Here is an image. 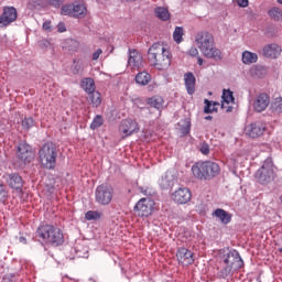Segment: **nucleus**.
<instances>
[{
    "instance_id": "39",
    "label": "nucleus",
    "mask_w": 282,
    "mask_h": 282,
    "mask_svg": "<svg viewBox=\"0 0 282 282\" xmlns=\"http://www.w3.org/2000/svg\"><path fill=\"white\" fill-rule=\"evenodd\" d=\"M29 10H36L39 8H43V0H30L28 2Z\"/></svg>"
},
{
    "instance_id": "4",
    "label": "nucleus",
    "mask_w": 282,
    "mask_h": 282,
    "mask_svg": "<svg viewBox=\"0 0 282 282\" xmlns=\"http://www.w3.org/2000/svg\"><path fill=\"white\" fill-rule=\"evenodd\" d=\"M194 177L202 181H210L221 173V167L213 161H198L192 166Z\"/></svg>"
},
{
    "instance_id": "44",
    "label": "nucleus",
    "mask_w": 282,
    "mask_h": 282,
    "mask_svg": "<svg viewBox=\"0 0 282 282\" xmlns=\"http://www.w3.org/2000/svg\"><path fill=\"white\" fill-rule=\"evenodd\" d=\"M200 153H203V155H208L210 153V147L208 145V143L202 144Z\"/></svg>"
},
{
    "instance_id": "16",
    "label": "nucleus",
    "mask_w": 282,
    "mask_h": 282,
    "mask_svg": "<svg viewBox=\"0 0 282 282\" xmlns=\"http://www.w3.org/2000/svg\"><path fill=\"white\" fill-rule=\"evenodd\" d=\"M263 133H265V123L261 121L252 122L246 127V134L249 138H261Z\"/></svg>"
},
{
    "instance_id": "56",
    "label": "nucleus",
    "mask_w": 282,
    "mask_h": 282,
    "mask_svg": "<svg viewBox=\"0 0 282 282\" xmlns=\"http://www.w3.org/2000/svg\"><path fill=\"white\" fill-rule=\"evenodd\" d=\"M205 120H213V116L205 117Z\"/></svg>"
},
{
    "instance_id": "30",
    "label": "nucleus",
    "mask_w": 282,
    "mask_h": 282,
    "mask_svg": "<svg viewBox=\"0 0 282 282\" xmlns=\"http://www.w3.org/2000/svg\"><path fill=\"white\" fill-rule=\"evenodd\" d=\"M180 132L182 135H188V133H191V119L189 118H185L183 120H181V124H180Z\"/></svg>"
},
{
    "instance_id": "36",
    "label": "nucleus",
    "mask_w": 282,
    "mask_h": 282,
    "mask_svg": "<svg viewBox=\"0 0 282 282\" xmlns=\"http://www.w3.org/2000/svg\"><path fill=\"white\" fill-rule=\"evenodd\" d=\"M223 101L226 102V105H230V102H235V96L232 95V91L230 89L223 90Z\"/></svg>"
},
{
    "instance_id": "58",
    "label": "nucleus",
    "mask_w": 282,
    "mask_h": 282,
    "mask_svg": "<svg viewBox=\"0 0 282 282\" xmlns=\"http://www.w3.org/2000/svg\"><path fill=\"white\" fill-rule=\"evenodd\" d=\"M128 2H133V1H135V0H127Z\"/></svg>"
},
{
    "instance_id": "21",
    "label": "nucleus",
    "mask_w": 282,
    "mask_h": 282,
    "mask_svg": "<svg viewBox=\"0 0 282 282\" xmlns=\"http://www.w3.org/2000/svg\"><path fill=\"white\" fill-rule=\"evenodd\" d=\"M184 83L187 94L193 96V94H195V83H197L195 75L192 72L186 73L184 75Z\"/></svg>"
},
{
    "instance_id": "8",
    "label": "nucleus",
    "mask_w": 282,
    "mask_h": 282,
    "mask_svg": "<svg viewBox=\"0 0 282 282\" xmlns=\"http://www.w3.org/2000/svg\"><path fill=\"white\" fill-rule=\"evenodd\" d=\"M113 199V187L111 185H98L95 191V202L100 206H109Z\"/></svg>"
},
{
    "instance_id": "38",
    "label": "nucleus",
    "mask_w": 282,
    "mask_h": 282,
    "mask_svg": "<svg viewBox=\"0 0 282 282\" xmlns=\"http://www.w3.org/2000/svg\"><path fill=\"white\" fill-rule=\"evenodd\" d=\"M268 14L271 19H274V21H281V19H282L281 10H279L276 8L269 10Z\"/></svg>"
},
{
    "instance_id": "25",
    "label": "nucleus",
    "mask_w": 282,
    "mask_h": 282,
    "mask_svg": "<svg viewBox=\"0 0 282 282\" xmlns=\"http://www.w3.org/2000/svg\"><path fill=\"white\" fill-rule=\"evenodd\" d=\"M257 61H259V55H257V53L250 51H245L242 53V63L245 65H252L253 63H257Z\"/></svg>"
},
{
    "instance_id": "51",
    "label": "nucleus",
    "mask_w": 282,
    "mask_h": 282,
    "mask_svg": "<svg viewBox=\"0 0 282 282\" xmlns=\"http://www.w3.org/2000/svg\"><path fill=\"white\" fill-rule=\"evenodd\" d=\"M248 0H238L239 8H248Z\"/></svg>"
},
{
    "instance_id": "52",
    "label": "nucleus",
    "mask_w": 282,
    "mask_h": 282,
    "mask_svg": "<svg viewBox=\"0 0 282 282\" xmlns=\"http://www.w3.org/2000/svg\"><path fill=\"white\" fill-rule=\"evenodd\" d=\"M1 282H14V276L12 275H7L2 279Z\"/></svg>"
},
{
    "instance_id": "31",
    "label": "nucleus",
    "mask_w": 282,
    "mask_h": 282,
    "mask_svg": "<svg viewBox=\"0 0 282 282\" xmlns=\"http://www.w3.org/2000/svg\"><path fill=\"white\" fill-rule=\"evenodd\" d=\"M204 102V113H213V111H217V107H219V102L217 101H210L208 99H205Z\"/></svg>"
},
{
    "instance_id": "26",
    "label": "nucleus",
    "mask_w": 282,
    "mask_h": 282,
    "mask_svg": "<svg viewBox=\"0 0 282 282\" xmlns=\"http://www.w3.org/2000/svg\"><path fill=\"white\" fill-rule=\"evenodd\" d=\"M82 87L86 94H94V91H96V83L91 77L83 79Z\"/></svg>"
},
{
    "instance_id": "45",
    "label": "nucleus",
    "mask_w": 282,
    "mask_h": 282,
    "mask_svg": "<svg viewBox=\"0 0 282 282\" xmlns=\"http://www.w3.org/2000/svg\"><path fill=\"white\" fill-rule=\"evenodd\" d=\"M274 107H275V111H278L279 113H282V98L275 99Z\"/></svg>"
},
{
    "instance_id": "9",
    "label": "nucleus",
    "mask_w": 282,
    "mask_h": 282,
    "mask_svg": "<svg viewBox=\"0 0 282 282\" xmlns=\"http://www.w3.org/2000/svg\"><path fill=\"white\" fill-rule=\"evenodd\" d=\"M63 17H72L73 19H85L87 14V7L83 3L64 4L61 8Z\"/></svg>"
},
{
    "instance_id": "7",
    "label": "nucleus",
    "mask_w": 282,
    "mask_h": 282,
    "mask_svg": "<svg viewBox=\"0 0 282 282\" xmlns=\"http://www.w3.org/2000/svg\"><path fill=\"white\" fill-rule=\"evenodd\" d=\"M256 180L259 184L267 185L274 180V165L272 160L267 159L262 166L256 172Z\"/></svg>"
},
{
    "instance_id": "5",
    "label": "nucleus",
    "mask_w": 282,
    "mask_h": 282,
    "mask_svg": "<svg viewBox=\"0 0 282 282\" xmlns=\"http://www.w3.org/2000/svg\"><path fill=\"white\" fill-rule=\"evenodd\" d=\"M39 158L43 169L54 171L56 169V159L58 158V148L54 142H46L39 150Z\"/></svg>"
},
{
    "instance_id": "6",
    "label": "nucleus",
    "mask_w": 282,
    "mask_h": 282,
    "mask_svg": "<svg viewBox=\"0 0 282 282\" xmlns=\"http://www.w3.org/2000/svg\"><path fill=\"white\" fill-rule=\"evenodd\" d=\"M223 263L224 267L220 270L223 276H230V274H232V270H241V268H243V259H241V256L237 250L227 252Z\"/></svg>"
},
{
    "instance_id": "43",
    "label": "nucleus",
    "mask_w": 282,
    "mask_h": 282,
    "mask_svg": "<svg viewBox=\"0 0 282 282\" xmlns=\"http://www.w3.org/2000/svg\"><path fill=\"white\" fill-rule=\"evenodd\" d=\"M48 6H52V8H61L63 6V0H47Z\"/></svg>"
},
{
    "instance_id": "42",
    "label": "nucleus",
    "mask_w": 282,
    "mask_h": 282,
    "mask_svg": "<svg viewBox=\"0 0 282 282\" xmlns=\"http://www.w3.org/2000/svg\"><path fill=\"white\" fill-rule=\"evenodd\" d=\"M76 254L82 259H87L89 257V248L85 247L83 252L80 248L76 247Z\"/></svg>"
},
{
    "instance_id": "53",
    "label": "nucleus",
    "mask_w": 282,
    "mask_h": 282,
    "mask_svg": "<svg viewBox=\"0 0 282 282\" xmlns=\"http://www.w3.org/2000/svg\"><path fill=\"white\" fill-rule=\"evenodd\" d=\"M197 64H198V65H204V58L198 57V58H197Z\"/></svg>"
},
{
    "instance_id": "15",
    "label": "nucleus",
    "mask_w": 282,
    "mask_h": 282,
    "mask_svg": "<svg viewBox=\"0 0 282 282\" xmlns=\"http://www.w3.org/2000/svg\"><path fill=\"white\" fill-rule=\"evenodd\" d=\"M144 63V57L142 56V53L138 52V50H129V58H128V65L132 69H138L140 72Z\"/></svg>"
},
{
    "instance_id": "50",
    "label": "nucleus",
    "mask_w": 282,
    "mask_h": 282,
    "mask_svg": "<svg viewBox=\"0 0 282 282\" xmlns=\"http://www.w3.org/2000/svg\"><path fill=\"white\" fill-rule=\"evenodd\" d=\"M57 31L58 32H67V28H65V23H63V22L58 23Z\"/></svg>"
},
{
    "instance_id": "11",
    "label": "nucleus",
    "mask_w": 282,
    "mask_h": 282,
    "mask_svg": "<svg viewBox=\"0 0 282 282\" xmlns=\"http://www.w3.org/2000/svg\"><path fill=\"white\" fill-rule=\"evenodd\" d=\"M17 158L20 160L21 164L18 165L19 169H25V164H30L34 160V151H32V145L23 142L18 145Z\"/></svg>"
},
{
    "instance_id": "19",
    "label": "nucleus",
    "mask_w": 282,
    "mask_h": 282,
    "mask_svg": "<svg viewBox=\"0 0 282 282\" xmlns=\"http://www.w3.org/2000/svg\"><path fill=\"white\" fill-rule=\"evenodd\" d=\"M159 185L163 191L173 188V186H175V174H173L171 171H166L159 180Z\"/></svg>"
},
{
    "instance_id": "24",
    "label": "nucleus",
    "mask_w": 282,
    "mask_h": 282,
    "mask_svg": "<svg viewBox=\"0 0 282 282\" xmlns=\"http://www.w3.org/2000/svg\"><path fill=\"white\" fill-rule=\"evenodd\" d=\"M135 83L137 85H141L142 87H147L149 83H151V74L147 70L139 72L135 75Z\"/></svg>"
},
{
    "instance_id": "18",
    "label": "nucleus",
    "mask_w": 282,
    "mask_h": 282,
    "mask_svg": "<svg viewBox=\"0 0 282 282\" xmlns=\"http://www.w3.org/2000/svg\"><path fill=\"white\" fill-rule=\"evenodd\" d=\"M191 197V189L186 187H181L172 194V199L175 204H188Z\"/></svg>"
},
{
    "instance_id": "20",
    "label": "nucleus",
    "mask_w": 282,
    "mask_h": 282,
    "mask_svg": "<svg viewBox=\"0 0 282 282\" xmlns=\"http://www.w3.org/2000/svg\"><path fill=\"white\" fill-rule=\"evenodd\" d=\"M281 46L279 44H267L262 48V55L265 56V58H279L281 56Z\"/></svg>"
},
{
    "instance_id": "55",
    "label": "nucleus",
    "mask_w": 282,
    "mask_h": 282,
    "mask_svg": "<svg viewBox=\"0 0 282 282\" xmlns=\"http://www.w3.org/2000/svg\"><path fill=\"white\" fill-rule=\"evenodd\" d=\"M20 241H21V243H26V239H25V237H20Z\"/></svg>"
},
{
    "instance_id": "2",
    "label": "nucleus",
    "mask_w": 282,
    "mask_h": 282,
    "mask_svg": "<svg viewBox=\"0 0 282 282\" xmlns=\"http://www.w3.org/2000/svg\"><path fill=\"white\" fill-rule=\"evenodd\" d=\"M171 51L166 50L164 45L154 43L148 51V61L152 67L160 72L171 67Z\"/></svg>"
},
{
    "instance_id": "29",
    "label": "nucleus",
    "mask_w": 282,
    "mask_h": 282,
    "mask_svg": "<svg viewBox=\"0 0 282 282\" xmlns=\"http://www.w3.org/2000/svg\"><path fill=\"white\" fill-rule=\"evenodd\" d=\"M88 100H90L93 107H100L102 99L100 93L94 90V93H88Z\"/></svg>"
},
{
    "instance_id": "60",
    "label": "nucleus",
    "mask_w": 282,
    "mask_h": 282,
    "mask_svg": "<svg viewBox=\"0 0 282 282\" xmlns=\"http://www.w3.org/2000/svg\"><path fill=\"white\" fill-rule=\"evenodd\" d=\"M223 109H224V104L221 105Z\"/></svg>"
},
{
    "instance_id": "3",
    "label": "nucleus",
    "mask_w": 282,
    "mask_h": 282,
    "mask_svg": "<svg viewBox=\"0 0 282 282\" xmlns=\"http://www.w3.org/2000/svg\"><path fill=\"white\" fill-rule=\"evenodd\" d=\"M36 237L51 248H58L65 243V234L54 225L40 226L36 230Z\"/></svg>"
},
{
    "instance_id": "23",
    "label": "nucleus",
    "mask_w": 282,
    "mask_h": 282,
    "mask_svg": "<svg viewBox=\"0 0 282 282\" xmlns=\"http://www.w3.org/2000/svg\"><path fill=\"white\" fill-rule=\"evenodd\" d=\"M214 217H217V219H219V221L221 224H224L225 226L230 224V221H232V215L228 212H226V209L223 208H217L214 213H213Z\"/></svg>"
},
{
    "instance_id": "40",
    "label": "nucleus",
    "mask_w": 282,
    "mask_h": 282,
    "mask_svg": "<svg viewBox=\"0 0 282 282\" xmlns=\"http://www.w3.org/2000/svg\"><path fill=\"white\" fill-rule=\"evenodd\" d=\"M8 199V189L3 182L0 181V203L6 202Z\"/></svg>"
},
{
    "instance_id": "17",
    "label": "nucleus",
    "mask_w": 282,
    "mask_h": 282,
    "mask_svg": "<svg viewBox=\"0 0 282 282\" xmlns=\"http://www.w3.org/2000/svg\"><path fill=\"white\" fill-rule=\"evenodd\" d=\"M176 258L182 265H193L195 263V254L186 248H178Z\"/></svg>"
},
{
    "instance_id": "54",
    "label": "nucleus",
    "mask_w": 282,
    "mask_h": 282,
    "mask_svg": "<svg viewBox=\"0 0 282 282\" xmlns=\"http://www.w3.org/2000/svg\"><path fill=\"white\" fill-rule=\"evenodd\" d=\"M232 109H234L232 106H228L227 109H226V113L232 112Z\"/></svg>"
},
{
    "instance_id": "34",
    "label": "nucleus",
    "mask_w": 282,
    "mask_h": 282,
    "mask_svg": "<svg viewBox=\"0 0 282 282\" xmlns=\"http://www.w3.org/2000/svg\"><path fill=\"white\" fill-rule=\"evenodd\" d=\"M100 217H102V213L98 210H89L85 215V219H87V221H98Z\"/></svg>"
},
{
    "instance_id": "46",
    "label": "nucleus",
    "mask_w": 282,
    "mask_h": 282,
    "mask_svg": "<svg viewBox=\"0 0 282 282\" xmlns=\"http://www.w3.org/2000/svg\"><path fill=\"white\" fill-rule=\"evenodd\" d=\"M43 30L46 32H52V22L51 21H45L42 25Z\"/></svg>"
},
{
    "instance_id": "37",
    "label": "nucleus",
    "mask_w": 282,
    "mask_h": 282,
    "mask_svg": "<svg viewBox=\"0 0 282 282\" xmlns=\"http://www.w3.org/2000/svg\"><path fill=\"white\" fill-rule=\"evenodd\" d=\"M35 121H34V118L32 117H25L23 120H22V127L23 129H25V131H30V129H32V127H34Z\"/></svg>"
},
{
    "instance_id": "12",
    "label": "nucleus",
    "mask_w": 282,
    "mask_h": 282,
    "mask_svg": "<svg viewBox=\"0 0 282 282\" xmlns=\"http://www.w3.org/2000/svg\"><path fill=\"white\" fill-rule=\"evenodd\" d=\"M119 131L123 133L124 138H129V135H133V133L140 131V124H138L135 119H123L119 126Z\"/></svg>"
},
{
    "instance_id": "10",
    "label": "nucleus",
    "mask_w": 282,
    "mask_h": 282,
    "mask_svg": "<svg viewBox=\"0 0 282 282\" xmlns=\"http://www.w3.org/2000/svg\"><path fill=\"white\" fill-rule=\"evenodd\" d=\"M155 210V203L151 198H141L134 206L133 212L142 219L151 217Z\"/></svg>"
},
{
    "instance_id": "27",
    "label": "nucleus",
    "mask_w": 282,
    "mask_h": 282,
    "mask_svg": "<svg viewBox=\"0 0 282 282\" xmlns=\"http://www.w3.org/2000/svg\"><path fill=\"white\" fill-rule=\"evenodd\" d=\"M154 13L155 17L161 21H169V19H171V13L169 12V9L164 7H156L154 9Z\"/></svg>"
},
{
    "instance_id": "35",
    "label": "nucleus",
    "mask_w": 282,
    "mask_h": 282,
    "mask_svg": "<svg viewBox=\"0 0 282 282\" xmlns=\"http://www.w3.org/2000/svg\"><path fill=\"white\" fill-rule=\"evenodd\" d=\"M101 124H105V119H102V116L97 115L90 123V129L96 131V129H100Z\"/></svg>"
},
{
    "instance_id": "28",
    "label": "nucleus",
    "mask_w": 282,
    "mask_h": 282,
    "mask_svg": "<svg viewBox=\"0 0 282 282\" xmlns=\"http://www.w3.org/2000/svg\"><path fill=\"white\" fill-rule=\"evenodd\" d=\"M148 105L154 107V109H162L164 107V99L160 96H154L148 99Z\"/></svg>"
},
{
    "instance_id": "41",
    "label": "nucleus",
    "mask_w": 282,
    "mask_h": 282,
    "mask_svg": "<svg viewBox=\"0 0 282 282\" xmlns=\"http://www.w3.org/2000/svg\"><path fill=\"white\" fill-rule=\"evenodd\" d=\"M253 76H258V78H261V76H264L265 74V67L263 66H256L251 69Z\"/></svg>"
},
{
    "instance_id": "48",
    "label": "nucleus",
    "mask_w": 282,
    "mask_h": 282,
    "mask_svg": "<svg viewBox=\"0 0 282 282\" xmlns=\"http://www.w3.org/2000/svg\"><path fill=\"white\" fill-rule=\"evenodd\" d=\"M140 193H142V195H145L147 197L151 196V188L149 187H140Z\"/></svg>"
},
{
    "instance_id": "59",
    "label": "nucleus",
    "mask_w": 282,
    "mask_h": 282,
    "mask_svg": "<svg viewBox=\"0 0 282 282\" xmlns=\"http://www.w3.org/2000/svg\"><path fill=\"white\" fill-rule=\"evenodd\" d=\"M279 252H282V248H281V249H279Z\"/></svg>"
},
{
    "instance_id": "33",
    "label": "nucleus",
    "mask_w": 282,
    "mask_h": 282,
    "mask_svg": "<svg viewBox=\"0 0 282 282\" xmlns=\"http://www.w3.org/2000/svg\"><path fill=\"white\" fill-rule=\"evenodd\" d=\"M83 72V59L74 58L73 59V65H72V73L75 76H78Z\"/></svg>"
},
{
    "instance_id": "22",
    "label": "nucleus",
    "mask_w": 282,
    "mask_h": 282,
    "mask_svg": "<svg viewBox=\"0 0 282 282\" xmlns=\"http://www.w3.org/2000/svg\"><path fill=\"white\" fill-rule=\"evenodd\" d=\"M8 184L10 188H13L14 191H21V188H23V177H21V175L18 173L9 174Z\"/></svg>"
},
{
    "instance_id": "14",
    "label": "nucleus",
    "mask_w": 282,
    "mask_h": 282,
    "mask_svg": "<svg viewBox=\"0 0 282 282\" xmlns=\"http://www.w3.org/2000/svg\"><path fill=\"white\" fill-rule=\"evenodd\" d=\"M17 18L18 13L14 7H4L3 12L0 15V25H2L3 28H8V25L17 21Z\"/></svg>"
},
{
    "instance_id": "49",
    "label": "nucleus",
    "mask_w": 282,
    "mask_h": 282,
    "mask_svg": "<svg viewBox=\"0 0 282 282\" xmlns=\"http://www.w3.org/2000/svg\"><path fill=\"white\" fill-rule=\"evenodd\" d=\"M100 54H102V50L98 48L95 53H93V61H98V58H100Z\"/></svg>"
},
{
    "instance_id": "32",
    "label": "nucleus",
    "mask_w": 282,
    "mask_h": 282,
    "mask_svg": "<svg viewBox=\"0 0 282 282\" xmlns=\"http://www.w3.org/2000/svg\"><path fill=\"white\" fill-rule=\"evenodd\" d=\"M173 40L175 43L180 44L182 41H184V28L182 26H176L174 32H173Z\"/></svg>"
},
{
    "instance_id": "47",
    "label": "nucleus",
    "mask_w": 282,
    "mask_h": 282,
    "mask_svg": "<svg viewBox=\"0 0 282 282\" xmlns=\"http://www.w3.org/2000/svg\"><path fill=\"white\" fill-rule=\"evenodd\" d=\"M188 55L193 57L199 56V51L197 50V47H191L188 51Z\"/></svg>"
},
{
    "instance_id": "13",
    "label": "nucleus",
    "mask_w": 282,
    "mask_h": 282,
    "mask_svg": "<svg viewBox=\"0 0 282 282\" xmlns=\"http://www.w3.org/2000/svg\"><path fill=\"white\" fill-rule=\"evenodd\" d=\"M252 107L257 113H263L270 107V95L265 93L257 95L253 99Z\"/></svg>"
},
{
    "instance_id": "1",
    "label": "nucleus",
    "mask_w": 282,
    "mask_h": 282,
    "mask_svg": "<svg viewBox=\"0 0 282 282\" xmlns=\"http://www.w3.org/2000/svg\"><path fill=\"white\" fill-rule=\"evenodd\" d=\"M195 42L198 50H200L205 58H212L213 61H221V50L217 48L215 44V36L208 31H199L195 35Z\"/></svg>"
},
{
    "instance_id": "57",
    "label": "nucleus",
    "mask_w": 282,
    "mask_h": 282,
    "mask_svg": "<svg viewBox=\"0 0 282 282\" xmlns=\"http://www.w3.org/2000/svg\"><path fill=\"white\" fill-rule=\"evenodd\" d=\"M278 3H280L282 6V0H278Z\"/></svg>"
}]
</instances>
